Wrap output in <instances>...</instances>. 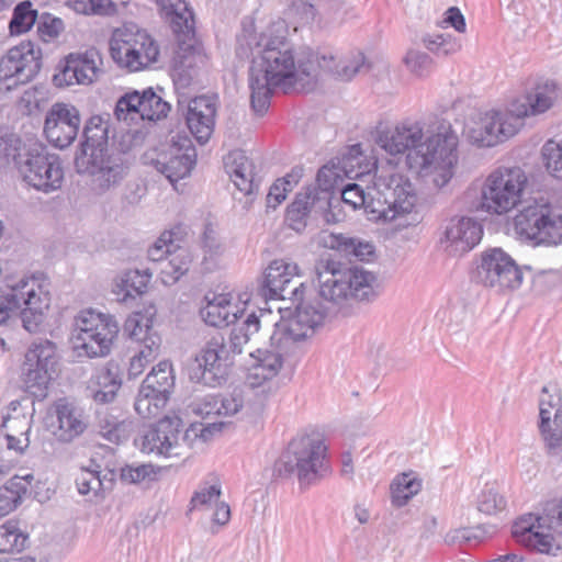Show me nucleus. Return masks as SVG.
I'll return each instance as SVG.
<instances>
[{"mask_svg":"<svg viewBox=\"0 0 562 562\" xmlns=\"http://www.w3.org/2000/svg\"><path fill=\"white\" fill-rule=\"evenodd\" d=\"M236 54L251 57L249 69L250 104L262 115L270 105L277 88L284 93L292 90L311 91L319 77L317 54L310 47L295 49L288 38L284 20L272 22L259 35L244 27L237 36Z\"/></svg>","mask_w":562,"mask_h":562,"instance_id":"1","label":"nucleus"},{"mask_svg":"<svg viewBox=\"0 0 562 562\" xmlns=\"http://www.w3.org/2000/svg\"><path fill=\"white\" fill-rule=\"evenodd\" d=\"M295 266L284 260H273L259 280L258 294L265 300H289L294 312L274 324L270 335V348L257 349L248 379L251 386L277 376L284 356L294 352L296 344L310 337L324 323L326 308L316 307L315 290L294 279Z\"/></svg>","mask_w":562,"mask_h":562,"instance_id":"2","label":"nucleus"},{"mask_svg":"<svg viewBox=\"0 0 562 562\" xmlns=\"http://www.w3.org/2000/svg\"><path fill=\"white\" fill-rule=\"evenodd\" d=\"M260 328V318L251 313L231 330L228 340L220 333L210 337L189 363L190 381L212 387L221 385L233 358L243 352L244 346L259 334Z\"/></svg>","mask_w":562,"mask_h":562,"instance_id":"3","label":"nucleus"},{"mask_svg":"<svg viewBox=\"0 0 562 562\" xmlns=\"http://www.w3.org/2000/svg\"><path fill=\"white\" fill-rule=\"evenodd\" d=\"M109 130L108 121L99 115L91 116L83 127L74 161L76 171L91 176L101 192L117 186L128 170L122 154L109 153Z\"/></svg>","mask_w":562,"mask_h":562,"instance_id":"4","label":"nucleus"},{"mask_svg":"<svg viewBox=\"0 0 562 562\" xmlns=\"http://www.w3.org/2000/svg\"><path fill=\"white\" fill-rule=\"evenodd\" d=\"M376 277L362 267L352 266L341 269L335 261L321 262L317 267V288L314 305L326 308L324 319L336 312L348 299L371 302L376 299Z\"/></svg>","mask_w":562,"mask_h":562,"instance_id":"5","label":"nucleus"},{"mask_svg":"<svg viewBox=\"0 0 562 562\" xmlns=\"http://www.w3.org/2000/svg\"><path fill=\"white\" fill-rule=\"evenodd\" d=\"M326 447L316 435H299L276 461L273 474L280 477L296 475L301 486H310L328 472L325 461Z\"/></svg>","mask_w":562,"mask_h":562,"instance_id":"6","label":"nucleus"},{"mask_svg":"<svg viewBox=\"0 0 562 562\" xmlns=\"http://www.w3.org/2000/svg\"><path fill=\"white\" fill-rule=\"evenodd\" d=\"M439 133L423 142V126L418 122H403L394 128L376 130L374 144L386 155L396 157L406 155V166L412 172H420L434 158L429 150L439 142Z\"/></svg>","mask_w":562,"mask_h":562,"instance_id":"7","label":"nucleus"},{"mask_svg":"<svg viewBox=\"0 0 562 562\" xmlns=\"http://www.w3.org/2000/svg\"><path fill=\"white\" fill-rule=\"evenodd\" d=\"M369 215L373 221H393L411 213L417 202L411 180L401 173L381 171L369 188Z\"/></svg>","mask_w":562,"mask_h":562,"instance_id":"8","label":"nucleus"},{"mask_svg":"<svg viewBox=\"0 0 562 562\" xmlns=\"http://www.w3.org/2000/svg\"><path fill=\"white\" fill-rule=\"evenodd\" d=\"M552 532L562 533V497L560 502H547L541 515L521 516L512 529L513 537L522 546L541 554L557 557L562 548Z\"/></svg>","mask_w":562,"mask_h":562,"instance_id":"9","label":"nucleus"},{"mask_svg":"<svg viewBox=\"0 0 562 562\" xmlns=\"http://www.w3.org/2000/svg\"><path fill=\"white\" fill-rule=\"evenodd\" d=\"M223 423L192 424L181 437L183 424L178 416H165L154 426L145 431L140 438V450L146 453H155L157 456L172 457L179 456L180 439L187 441L192 436L207 441L215 432H220Z\"/></svg>","mask_w":562,"mask_h":562,"instance_id":"10","label":"nucleus"},{"mask_svg":"<svg viewBox=\"0 0 562 562\" xmlns=\"http://www.w3.org/2000/svg\"><path fill=\"white\" fill-rule=\"evenodd\" d=\"M516 233L535 245L562 244V207L547 199H533L515 217Z\"/></svg>","mask_w":562,"mask_h":562,"instance_id":"11","label":"nucleus"},{"mask_svg":"<svg viewBox=\"0 0 562 562\" xmlns=\"http://www.w3.org/2000/svg\"><path fill=\"white\" fill-rule=\"evenodd\" d=\"M526 183L527 177L518 167L494 170L482 188V206L491 213H507L520 202Z\"/></svg>","mask_w":562,"mask_h":562,"instance_id":"12","label":"nucleus"},{"mask_svg":"<svg viewBox=\"0 0 562 562\" xmlns=\"http://www.w3.org/2000/svg\"><path fill=\"white\" fill-rule=\"evenodd\" d=\"M113 60L130 71H138L156 63L159 47L155 40L145 31H117L110 42Z\"/></svg>","mask_w":562,"mask_h":562,"instance_id":"13","label":"nucleus"},{"mask_svg":"<svg viewBox=\"0 0 562 562\" xmlns=\"http://www.w3.org/2000/svg\"><path fill=\"white\" fill-rule=\"evenodd\" d=\"M474 278L486 288L506 291L521 285L524 272L502 248H490L480 255Z\"/></svg>","mask_w":562,"mask_h":562,"instance_id":"14","label":"nucleus"},{"mask_svg":"<svg viewBox=\"0 0 562 562\" xmlns=\"http://www.w3.org/2000/svg\"><path fill=\"white\" fill-rule=\"evenodd\" d=\"M42 423L56 440L69 443L87 430L89 416L75 402L60 397L47 408Z\"/></svg>","mask_w":562,"mask_h":562,"instance_id":"15","label":"nucleus"},{"mask_svg":"<svg viewBox=\"0 0 562 562\" xmlns=\"http://www.w3.org/2000/svg\"><path fill=\"white\" fill-rule=\"evenodd\" d=\"M521 125L509 109L505 112L492 110L471 121L465 126L464 134L473 145L492 147L514 136Z\"/></svg>","mask_w":562,"mask_h":562,"instance_id":"16","label":"nucleus"},{"mask_svg":"<svg viewBox=\"0 0 562 562\" xmlns=\"http://www.w3.org/2000/svg\"><path fill=\"white\" fill-rule=\"evenodd\" d=\"M101 64V54L94 47L85 53H70L60 66V70L53 76V82L58 88L75 83L90 85L102 72Z\"/></svg>","mask_w":562,"mask_h":562,"instance_id":"17","label":"nucleus"},{"mask_svg":"<svg viewBox=\"0 0 562 562\" xmlns=\"http://www.w3.org/2000/svg\"><path fill=\"white\" fill-rule=\"evenodd\" d=\"M80 123V114L76 106L55 103L47 112L43 133L53 146L63 149L76 139Z\"/></svg>","mask_w":562,"mask_h":562,"instance_id":"18","label":"nucleus"},{"mask_svg":"<svg viewBox=\"0 0 562 562\" xmlns=\"http://www.w3.org/2000/svg\"><path fill=\"white\" fill-rule=\"evenodd\" d=\"M124 329L132 339L144 344L130 361L128 378L135 379L157 357L160 339L157 335L151 334V319L140 314L128 317Z\"/></svg>","mask_w":562,"mask_h":562,"instance_id":"19","label":"nucleus"},{"mask_svg":"<svg viewBox=\"0 0 562 562\" xmlns=\"http://www.w3.org/2000/svg\"><path fill=\"white\" fill-rule=\"evenodd\" d=\"M439 142L434 144L430 153L434 158L417 175H432V183L437 188L445 187L453 176V167L458 161V137L450 128L439 132Z\"/></svg>","mask_w":562,"mask_h":562,"instance_id":"20","label":"nucleus"},{"mask_svg":"<svg viewBox=\"0 0 562 562\" xmlns=\"http://www.w3.org/2000/svg\"><path fill=\"white\" fill-rule=\"evenodd\" d=\"M196 162V150L188 136L172 137L169 154L161 155L155 161V168L175 183L191 173Z\"/></svg>","mask_w":562,"mask_h":562,"instance_id":"21","label":"nucleus"},{"mask_svg":"<svg viewBox=\"0 0 562 562\" xmlns=\"http://www.w3.org/2000/svg\"><path fill=\"white\" fill-rule=\"evenodd\" d=\"M560 95L559 85L551 79H540L521 100L514 101L509 111L518 122L526 116H535L550 110Z\"/></svg>","mask_w":562,"mask_h":562,"instance_id":"22","label":"nucleus"},{"mask_svg":"<svg viewBox=\"0 0 562 562\" xmlns=\"http://www.w3.org/2000/svg\"><path fill=\"white\" fill-rule=\"evenodd\" d=\"M483 236L482 225L472 217H452L445 229L441 244L451 256H462L474 248Z\"/></svg>","mask_w":562,"mask_h":562,"instance_id":"23","label":"nucleus"},{"mask_svg":"<svg viewBox=\"0 0 562 562\" xmlns=\"http://www.w3.org/2000/svg\"><path fill=\"white\" fill-rule=\"evenodd\" d=\"M207 57L201 46L193 44H182L176 50L171 77L177 90L189 88L194 79L198 77L199 71L206 65Z\"/></svg>","mask_w":562,"mask_h":562,"instance_id":"24","label":"nucleus"},{"mask_svg":"<svg viewBox=\"0 0 562 562\" xmlns=\"http://www.w3.org/2000/svg\"><path fill=\"white\" fill-rule=\"evenodd\" d=\"M34 44L22 42L0 58V80L15 78L14 85L27 83L35 76Z\"/></svg>","mask_w":562,"mask_h":562,"instance_id":"25","label":"nucleus"},{"mask_svg":"<svg viewBox=\"0 0 562 562\" xmlns=\"http://www.w3.org/2000/svg\"><path fill=\"white\" fill-rule=\"evenodd\" d=\"M216 108L213 99L201 95L189 101L186 113L187 126L200 144H205L215 124Z\"/></svg>","mask_w":562,"mask_h":562,"instance_id":"26","label":"nucleus"},{"mask_svg":"<svg viewBox=\"0 0 562 562\" xmlns=\"http://www.w3.org/2000/svg\"><path fill=\"white\" fill-rule=\"evenodd\" d=\"M21 140L15 134L10 133L8 130H0V157L4 158L7 162L12 161L18 169L23 181L30 187H35L33 167L34 154L32 149L23 148L21 151Z\"/></svg>","mask_w":562,"mask_h":562,"instance_id":"27","label":"nucleus"},{"mask_svg":"<svg viewBox=\"0 0 562 562\" xmlns=\"http://www.w3.org/2000/svg\"><path fill=\"white\" fill-rule=\"evenodd\" d=\"M60 373L56 345L50 340L37 341V401L47 397L48 386Z\"/></svg>","mask_w":562,"mask_h":562,"instance_id":"28","label":"nucleus"},{"mask_svg":"<svg viewBox=\"0 0 562 562\" xmlns=\"http://www.w3.org/2000/svg\"><path fill=\"white\" fill-rule=\"evenodd\" d=\"M316 54L319 72H328L341 81L351 80L363 68H367L366 57L361 52H351L339 60H337V57L330 52Z\"/></svg>","mask_w":562,"mask_h":562,"instance_id":"29","label":"nucleus"},{"mask_svg":"<svg viewBox=\"0 0 562 562\" xmlns=\"http://www.w3.org/2000/svg\"><path fill=\"white\" fill-rule=\"evenodd\" d=\"M205 305L200 308L202 319L213 327H226L237 321V308L229 294L204 296Z\"/></svg>","mask_w":562,"mask_h":562,"instance_id":"30","label":"nucleus"},{"mask_svg":"<svg viewBox=\"0 0 562 562\" xmlns=\"http://www.w3.org/2000/svg\"><path fill=\"white\" fill-rule=\"evenodd\" d=\"M341 182L342 178L335 167L323 166L317 172L315 184L306 187L305 191L311 193L318 210L330 213L331 200L341 188Z\"/></svg>","mask_w":562,"mask_h":562,"instance_id":"31","label":"nucleus"},{"mask_svg":"<svg viewBox=\"0 0 562 562\" xmlns=\"http://www.w3.org/2000/svg\"><path fill=\"white\" fill-rule=\"evenodd\" d=\"M64 170L56 154H49L46 146L37 149V191L50 193L61 188Z\"/></svg>","mask_w":562,"mask_h":562,"instance_id":"32","label":"nucleus"},{"mask_svg":"<svg viewBox=\"0 0 562 562\" xmlns=\"http://www.w3.org/2000/svg\"><path fill=\"white\" fill-rule=\"evenodd\" d=\"M227 172L235 187L245 194H251L258 190L259 184L255 179L254 164L243 150H233L225 160Z\"/></svg>","mask_w":562,"mask_h":562,"instance_id":"33","label":"nucleus"},{"mask_svg":"<svg viewBox=\"0 0 562 562\" xmlns=\"http://www.w3.org/2000/svg\"><path fill=\"white\" fill-rule=\"evenodd\" d=\"M120 331H104L102 335L71 334L72 349L79 357L103 358L111 353Z\"/></svg>","mask_w":562,"mask_h":562,"instance_id":"34","label":"nucleus"},{"mask_svg":"<svg viewBox=\"0 0 562 562\" xmlns=\"http://www.w3.org/2000/svg\"><path fill=\"white\" fill-rule=\"evenodd\" d=\"M32 474L14 475L0 486V520L16 510L30 493Z\"/></svg>","mask_w":562,"mask_h":562,"instance_id":"35","label":"nucleus"},{"mask_svg":"<svg viewBox=\"0 0 562 562\" xmlns=\"http://www.w3.org/2000/svg\"><path fill=\"white\" fill-rule=\"evenodd\" d=\"M171 392L172 390H165L164 386L156 383L153 386L146 387L145 379L134 403L136 413L143 418L158 416L169 401Z\"/></svg>","mask_w":562,"mask_h":562,"instance_id":"36","label":"nucleus"},{"mask_svg":"<svg viewBox=\"0 0 562 562\" xmlns=\"http://www.w3.org/2000/svg\"><path fill=\"white\" fill-rule=\"evenodd\" d=\"M311 214L323 215L327 222L329 221L327 217L329 213L316 207L315 200L311 196V193L306 191L299 192L294 201L286 209L285 222L291 229L301 233L305 229Z\"/></svg>","mask_w":562,"mask_h":562,"instance_id":"37","label":"nucleus"},{"mask_svg":"<svg viewBox=\"0 0 562 562\" xmlns=\"http://www.w3.org/2000/svg\"><path fill=\"white\" fill-rule=\"evenodd\" d=\"M106 330L111 333L120 331V325L115 316L88 308L76 316L72 334L87 331L93 335H102Z\"/></svg>","mask_w":562,"mask_h":562,"instance_id":"38","label":"nucleus"},{"mask_svg":"<svg viewBox=\"0 0 562 562\" xmlns=\"http://www.w3.org/2000/svg\"><path fill=\"white\" fill-rule=\"evenodd\" d=\"M35 295V289L30 286L29 279L22 278L19 282L9 286V291L0 295V325L4 324L11 314L21 308L22 305H30Z\"/></svg>","mask_w":562,"mask_h":562,"instance_id":"39","label":"nucleus"},{"mask_svg":"<svg viewBox=\"0 0 562 562\" xmlns=\"http://www.w3.org/2000/svg\"><path fill=\"white\" fill-rule=\"evenodd\" d=\"M121 385L122 381L119 375L110 368H104L89 380L88 390L95 403L109 404L116 397Z\"/></svg>","mask_w":562,"mask_h":562,"instance_id":"40","label":"nucleus"},{"mask_svg":"<svg viewBox=\"0 0 562 562\" xmlns=\"http://www.w3.org/2000/svg\"><path fill=\"white\" fill-rule=\"evenodd\" d=\"M322 241L325 247L336 249L346 256H353L360 261L369 260L374 254V247L370 243H363L342 234L324 233Z\"/></svg>","mask_w":562,"mask_h":562,"instance_id":"41","label":"nucleus"},{"mask_svg":"<svg viewBox=\"0 0 562 562\" xmlns=\"http://www.w3.org/2000/svg\"><path fill=\"white\" fill-rule=\"evenodd\" d=\"M157 3L166 11L175 33L189 35L194 32L193 12L184 0H157Z\"/></svg>","mask_w":562,"mask_h":562,"instance_id":"42","label":"nucleus"},{"mask_svg":"<svg viewBox=\"0 0 562 562\" xmlns=\"http://www.w3.org/2000/svg\"><path fill=\"white\" fill-rule=\"evenodd\" d=\"M150 277L147 271H126L122 276L121 281L115 285L114 293L116 294V300L125 304L134 301L146 292Z\"/></svg>","mask_w":562,"mask_h":562,"instance_id":"43","label":"nucleus"},{"mask_svg":"<svg viewBox=\"0 0 562 562\" xmlns=\"http://www.w3.org/2000/svg\"><path fill=\"white\" fill-rule=\"evenodd\" d=\"M192 263V257L188 249L175 246L166 261L160 268V279L166 285L175 284L182 276H184Z\"/></svg>","mask_w":562,"mask_h":562,"instance_id":"44","label":"nucleus"},{"mask_svg":"<svg viewBox=\"0 0 562 562\" xmlns=\"http://www.w3.org/2000/svg\"><path fill=\"white\" fill-rule=\"evenodd\" d=\"M251 390H244L241 387H235L231 393L218 396L220 397V415L234 416L243 412H254L260 414L262 412V405L250 404Z\"/></svg>","mask_w":562,"mask_h":562,"instance_id":"45","label":"nucleus"},{"mask_svg":"<svg viewBox=\"0 0 562 562\" xmlns=\"http://www.w3.org/2000/svg\"><path fill=\"white\" fill-rule=\"evenodd\" d=\"M562 420L553 424L548 417L542 416L538 422V429L543 442L546 454L549 458L560 457L562 454Z\"/></svg>","mask_w":562,"mask_h":562,"instance_id":"46","label":"nucleus"},{"mask_svg":"<svg viewBox=\"0 0 562 562\" xmlns=\"http://www.w3.org/2000/svg\"><path fill=\"white\" fill-rule=\"evenodd\" d=\"M29 541V535L23 532L18 524L8 520L0 526V552L22 551Z\"/></svg>","mask_w":562,"mask_h":562,"instance_id":"47","label":"nucleus"},{"mask_svg":"<svg viewBox=\"0 0 562 562\" xmlns=\"http://www.w3.org/2000/svg\"><path fill=\"white\" fill-rule=\"evenodd\" d=\"M420 490V483L409 474L403 473L391 485L392 504L402 507Z\"/></svg>","mask_w":562,"mask_h":562,"instance_id":"48","label":"nucleus"},{"mask_svg":"<svg viewBox=\"0 0 562 562\" xmlns=\"http://www.w3.org/2000/svg\"><path fill=\"white\" fill-rule=\"evenodd\" d=\"M366 156L363 155L360 144L352 145L349 148L348 156L345 161L346 175L349 178L358 179L362 176L369 175L372 169H376V159L373 161H363Z\"/></svg>","mask_w":562,"mask_h":562,"instance_id":"49","label":"nucleus"},{"mask_svg":"<svg viewBox=\"0 0 562 562\" xmlns=\"http://www.w3.org/2000/svg\"><path fill=\"white\" fill-rule=\"evenodd\" d=\"M21 387L29 394L26 397L32 406V415L35 413V342L31 344L21 367Z\"/></svg>","mask_w":562,"mask_h":562,"instance_id":"50","label":"nucleus"},{"mask_svg":"<svg viewBox=\"0 0 562 562\" xmlns=\"http://www.w3.org/2000/svg\"><path fill=\"white\" fill-rule=\"evenodd\" d=\"M35 23V11L32 10V2L25 0L16 4L13 10L12 19L9 23L11 34H22L27 32Z\"/></svg>","mask_w":562,"mask_h":562,"instance_id":"51","label":"nucleus"},{"mask_svg":"<svg viewBox=\"0 0 562 562\" xmlns=\"http://www.w3.org/2000/svg\"><path fill=\"white\" fill-rule=\"evenodd\" d=\"M160 468H155L150 463L127 464L121 469L120 479L127 484H138L144 481L156 480Z\"/></svg>","mask_w":562,"mask_h":562,"instance_id":"52","label":"nucleus"},{"mask_svg":"<svg viewBox=\"0 0 562 562\" xmlns=\"http://www.w3.org/2000/svg\"><path fill=\"white\" fill-rule=\"evenodd\" d=\"M170 111L168 102L157 95L151 88L145 90V101L143 103L142 119L148 121H157L167 116Z\"/></svg>","mask_w":562,"mask_h":562,"instance_id":"53","label":"nucleus"},{"mask_svg":"<svg viewBox=\"0 0 562 562\" xmlns=\"http://www.w3.org/2000/svg\"><path fill=\"white\" fill-rule=\"evenodd\" d=\"M542 158L547 171L553 178L562 180V143L547 142L542 147Z\"/></svg>","mask_w":562,"mask_h":562,"instance_id":"54","label":"nucleus"},{"mask_svg":"<svg viewBox=\"0 0 562 562\" xmlns=\"http://www.w3.org/2000/svg\"><path fill=\"white\" fill-rule=\"evenodd\" d=\"M65 30L64 21L48 12L37 15V35L44 42L56 40Z\"/></svg>","mask_w":562,"mask_h":562,"instance_id":"55","label":"nucleus"},{"mask_svg":"<svg viewBox=\"0 0 562 562\" xmlns=\"http://www.w3.org/2000/svg\"><path fill=\"white\" fill-rule=\"evenodd\" d=\"M542 416L548 417V420H553V424L562 420L561 398H555L550 394L548 386L542 387L539 398V420H542Z\"/></svg>","mask_w":562,"mask_h":562,"instance_id":"56","label":"nucleus"},{"mask_svg":"<svg viewBox=\"0 0 562 562\" xmlns=\"http://www.w3.org/2000/svg\"><path fill=\"white\" fill-rule=\"evenodd\" d=\"M505 499L494 486L486 485L477 496V509L494 515L505 508Z\"/></svg>","mask_w":562,"mask_h":562,"instance_id":"57","label":"nucleus"},{"mask_svg":"<svg viewBox=\"0 0 562 562\" xmlns=\"http://www.w3.org/2000/svg\"><path fill=\"white\" fill-rule=\"evenodd\" d=\"M422 42L428 50L438 56H448L460 48V45L451 36H445L443 34L425 35Z\"/></svg>","mask_w":562,"mask_h":562,"instance_id":"58","label":"nucleus"},{"mask_svg":"<svg viewBox=\"0 0 562 562\" xmlns=\"http://www.w3.org/2000/svg\"><path fill=\"white\" fill-rule=\"evenodd\" d=\"M175 231L164 232L155 244L148 249V258L151 261L162 262L166 261L167 256L175 248V241L179 240Z\"/></svg>","mask_w":562,"mask_h":562,"instance_id":"59","label":"nucleus"},{"mask_svg":"<svg viewBox=\"0 0 562 562\" xmlns=\"http://www.w3.org/2000/svg\"><path fill=\"white\" fill-rule=\"evenodd\" d=\"M338 193L346 204L351 205L353 209L363 206L369 214V190L364 191L360 184L352 182L341 187Z\"/></svg>","mask_w":562,"mask_h":562,"instance_id":"60","label":"nucleus"},{"mask_svg":"<svg viewBox=\"0 0 562 562\" xmlns=\"http://www.w3.org/2000/svg\"><path fill=\"white\" fill-rule=\"evenodd\" d=\"M13 420L14 423L20 422L18 417H11L9 413L1 414V420H0V434H2L7 441V449L10 451H14L18 454H23L25 449L30 446V439L27 437L29 432L31 431V425H29L26 431L23 434L25 435L24 438L15 437L11 435L10 432H3V429L8 427V423Z\"/></svg>","mask_w":562,"mask_h":562,"instance_id":"61","label":"nucleus"},{"mask_svg":"<svg viewBox=\"0 0 562 562\" xmlns=\"http://www.w3.org/2000/svg\"><path fill=\"white\" fill-rule=\"evenodd\" d=\"M146 387L153 386L154 383L160 384L165 390H172L175 386V375L172 366L168 361H161L147 374Z\"/></svg>","mask_w":562,"mask_h":562,"instance_id":"62","label":"nucleus"},{"mask_svg":"<svg viewBox=\"0 0 562 562\" xmlns=\"http://www.w3.org/2000/svg\"><path fill=\"white\" fill-rule=\"evenodd\" d=\"M404 60L409 71L417 77L428 76L434 68L432 59L424 52L412 49L406 54Z\"/></svg>","mask_w":562,"mask_h":562,"instance_id":"63","label":"nucleus"},{"mask_svg":"<svg viewBox=\"0 0 562 562\" xmlns=\"http://www.w3.org/2000/svg\"><path fill=\"white\" fill-rule=\"evenodd\" d=\"M102 485L103 481L97 470L82 468L76 476V486L81 495H88L91 492L95 495Z\"/></svg>","mask_w":562,"mask_h":562,"instance_id":"64","label":"nucleus"}]
</instances>
